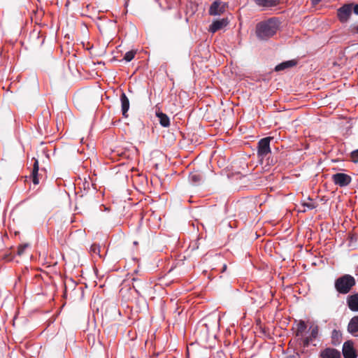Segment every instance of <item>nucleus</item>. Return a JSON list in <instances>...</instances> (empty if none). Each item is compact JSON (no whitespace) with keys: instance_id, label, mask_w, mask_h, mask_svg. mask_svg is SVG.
Wrapping results in <instances>:
<instances>
[{"instance_id":"nucleus-30","label":"nucleus","mask_w":358,"mask_h":358,"mask_svg":"<svg viewBox=\"0 0 358 358\" xmlns=\"http://www.w3.org/2000/svg\"><path fill=\"white\" fill-rule=\"evenodd\" d=\"M227 265L224 264L221 272L222 273L226 271V269H227Z\"/></svg>"},{"instance_id":"nucleus-5","label":"nucleus","mask_w":358,"mask_h":358,"mask_svg":"<svg viewBox=\"0 0 358 358\" xmlns=\"http://www.w3.org/2000/svg\"><path fill=\"white\" fill-rule=\"evenodd\" d=\"M227 7V5L226 3L220 0L215 1L210 5L208 13L210 15H220L225 12Z\"/></svg>"},{"instance_id":"nucleus-23","label":"nucleus","mask_w":358,"mask_h":358,"mask_svg":"<svg viewBox=\"0 0 358 358\" xmlns=\"http://www.w3.org/2000/svg\"><path fill=\"white\" fill-rule=\"evenodd\" d=\"M29 247V244L24 243L22 245H20L17 248V255H22L24 254L25 250Z\"/></svg>"},{"instance_id":"nucleus-27","label":"nucleus","mask_w":358,"mask_h":358,"mask_svg":"<svg viewBox=\"0 0 358 358\" xmlns=\"http://www.w3.org/2000/svg\"><path fill=\"white\" fill-rule=\"evenodd\" d=\"M303 206L307 207L309 210H312L316 208V206L313 203H303Z\"/></svg>"},{"instance_id":"nucleus-7","label":"nucleus","mask_w":358,"mask_h":358,"mask_svg":"<svg viewBox=\"0 0 358 358\" xmlns=\"http://www.w3.org/2000/svg\"><path fill=\"white\" fill-rule=\"evenodd\" d=\"M342 352L344 358H356L357 357L351 341H347L343 343Z\"/></svg>"},{"instance_id":"nucleus-10","label":"nucleus","mask_w":358,"mask_h":358,"mask_svg":"<svg viewBox=\"0 0 358 358\" xmlns=\"http://www.w3.org/2000/svg\"><path fill=\"white\" fill-rule=\"evenodd\" d=\"M120 101H121V108H122V115L124 117H128L127 112L129 109V100L125 93L122 92L120 96Z\"/></svg>"},{"instance_id":"nucleus-15","label":"nucleus","mask_w":358,"mask_h":358,"mask_svg":"<svg viewBox=\"0 0 358 358\" xmlns=\"http://www.w3.org/2000/svg\"><path fill=\"white\" fill-rule=\"evenodd\" d=\"M156 116L158 117L160 124L164 127H168L170 125V120L168 115L161 111L156 112Z\"/></svg>"},{"instance_id":"nucleus-6","label":"nucleus","mask_w":358,"mask_h":358,"mask_svg":"<svg viewBox=\"0 0 358 358\" xmlns=\"http://www.w3.org/2000/svg\"><path fill=\"white\" fill-rule=\"evenodd\" d=\"M332 180L336 185L345 187L351 182L352 178L349 175L338 173L332 176Z\"/></svg>"},{"instance_id":"nucleus-25","label":"nucleus","mask_w":358,"mask_h":358,"mask_svg":"<svg viewBox=\"0 0 358 358\" xmlns=\"http://www.w3.org/2000/svg\"><path fill=\"white\" fill-rule=\"evenodd\" d=\"M349 31H350V33H351L352 34H358V23L352 24L350 27Z\"/></svg>"},{"instance_id":"nucleus-17","label":"nucleus","mask_w":358,"mask_h":358,"mask_svg":"<svg viewBox=\"0 0 358 358\" xmlns=\"http://www.w3.org/2000/svg\"><path fill=\"white\" fill-rule=\"evenodd\" d=\"M307 329V326L303 320H299L296 324L295 335L296 336H303L304 332Z\"/></svg>"},{"instance_id":"nucleus-9","label":"nucleus","mask_w":358,"mask_h":358,"mask_svg":"<svg viewBox=\"0 0 358 358\" xmlns=\"http://www.w3.org/2000/svg\"><path fill=\"white\" fill-rule=\"evenodd\" d=\"M322 358H341V352L334 348H327L320 353Z\"/></svg>"},{"instance_id":"nucleus-3","label":"nucleus","mask_w":358,"mask_h":358,"mask_svg":"<svg viewBox=\"0 0 358 358\" xmlns=\"http://www.w3.org/2000/svg\"><path fill=\"white\" fill-rule=\"evenodd\" d=\"M352 7L353 3H347L337 10V16L341 23L348 22L352 14Z\"/></svg>"},{"instance_id":"nucleus-34","label":"nucleus","mask_w":358,"mask_h":358,"mask_svg":"<svg viewBox=\"0 0 358 358\" xmlns=\"http://www.w3.org/2000/svg\"><path fill=\"white\" fill-rule=\"evenodd\" d=\"M134 281H138L136 278H133Z\"/></svg>"},{"instance_id":"nucleus-22","label":"nucleus","mask_w":358,"mask_h":358,"mask_svg":"<svg viewBox=\"0 0 358 358\" xmlns=\"http://www.w3.org/2000/svg\"><path fill=\"white\" fill-rule=\"evenodd\" d=\"M136 53L135 50H131L127 52L124 56V59L127 62H131L134 58Z\"/></svg>"},{"instance_id":"nucleus-4","label":"nucleus","mask_w":358,"mask_h":358,"mask_svg":"<svg viewBox=\"0 0 358 358\" xmlns=\"http://www.w3.org/2000/svg\"><path fill=\"white\" fill-rule=\"evenodd\" d=\"M271 140H273L272 137H266L258 142L257 154L259 157H264L271 152L270 142Z\"/></svg>"},{"instance_id":"nucleus-29","label":"nucleus","mask_w":358,"mask_h":358,"mask_svg":"<svg viewBox=\"0 0 358 358\" xmlns=\"http://www.w3.org/2000/svg\"><path fill=\"white\" fill-rule=\"evenodd\" d=\"M320 1H321V0H312V2L313 4H317Z\"/></svg>"},{"instance_id":"nucleus-26","label":"nucleus","mask_w":358,"mask_h":358,"mask_svg":"<svg viewBox=\"0 0 358 358\" xmlns=\"http://www.w3.org/2000/svg\"><path fill=\"white\" fill-rule=\"evenodd\" d=\"M313 340L309 336L303 338L302 344L303 348H307L310 345V343Z\"/></svg>"},{"instance_id":"nucleus-11","label":"nucleus","mask_w":358,"mask_h":358,"mask_svg":"<svg viewBox=\"0 0 358 358\" xmlns=\"http://www.w3.org/2000/svg\"><path fill=\"white\" fill-rule=\"evenodd\" d=\"M348 331L351 334L357 336L356 334L358 332V315L351 318L348 325Z\"/></svg>"},{"instance_id":"nucleus-1","label":"nucleus","mask_w":358,"mask_h":358,"mask_svg":"<svg viewBox=\"0 0 358 358\" xmlns=\"http://www.w3.org/2000/svg\"><path fill=\"white\" fill-rule=\"evenodd\" d=\"M279 28V21L276 18H270L259 22L256 25L257 37L262 41H267L273 37Z\"/></svg>"},{"instance_id":"nucleus-8","label":"nucleus","mask_w":358,"mask_h":358,"mask_svg":"<svg viewBox=\"0 0 358 358\" xmlns=\"http://www.w3.org/2000/svg\"><path fill=\"white\" fill-rule=\"evenodd\" d=\"M228 24L229 21L227 18L216 20L213 21V23L210 25L209 31L215 33L218 30H220L227 26Z\"/></svg>"},{"instance_id":"nucleus-13","label":"nucleus","mask_w":358,"mask_h":358,"mask_svg":"<svg viewBox=\"0 0 358 358\" xmlns=\"http://www.w3.org/2000/svg\"><path fill=\"white\" fill-rule=\"evenodd\" d=\"M257 5L262 7H273L280 3V0H253Z\"/></svg>"},{"instance_id":"nucleus-18","label":"nucleus","mask_w":358,"mask_h":358,"mask_svg":"<svg viewBox=\"0 0 358 358\" xmlns=\"http://www.w3.org/2000/svg\"><path fill=\"white\" fill-rule=\"evenodd\" d=\"M189 178L191 182L197 185L203 180V174L199 171H194L189 174Z\"/></svg>"},{"instance_id":"nucleus-14","label":"nucleus","mask_w":358,"mask_h":358,"mask_svg":"<svg viewBox=\"0 0 358 358\" xmlns=\"http://www.w3.org/2000/svg\"><path fill=\"white\" fill-rule=\"evenodd\" d=\"M32 160L34 161L33 164V169L31 172L32 182L34 185H38L39 183L38 180V159L33 158Z\"/></svg>"},{"instance_id":"nucleus-28","label":"nucleus","mask_w":358,"mask_h":358,"mask_svg":"<svg viewBox=\"0 0 358 358\" xmlns=\"http://www.w3.org/2000/svg\"><path fill=\"white\" fill-rule=\"evenodd\" d=\"M353 11L355 14L358 15V4H356V5H353Z\"/></svg>"},{"instance_id":"nucleus-24","label":"nucleus","mask_w":358,"mask_h":358,"mask_svg":"<svg viewBox=\"0 0 358 358\" xmlns=\"http://www.w3.org/2000/svg\"><path fill=\"white\" fill-rule=\"evenodd\" d=\"M351 161L354 163H358V149L350 153Z\"/></svg>"},{"instance_id":"nucleus-32","label":"nucleus","mask_w":358,"mask_h":358,"mask_svg":"<svg viewBox=\"0 0 358 358\" xmlns=\"http://www.w3.org/2000/svg\"><path fill=\"white\" fill-rule=\"evenodd\" d=\"M124 1H125V6H127L129 0H124Z\"/></svg>"},{"instance_id":"nucleus-19","label":"nucleus","mask_w":358,"mask_h":358,"mask_svg":"<svg viewBox=\"0 0 358 358\" xmlns=\"http://www.w3.org/2000/svg\"><path fill=\"white\" fill-rule=\"evenodd\" d=\"M342 334L336 329L333 330L331 334V343L334 345H338L341 342Z\"/></svg>"},{"instance_id":"nucleus-16","label":"nucleus","mask_w":358,"mask_h":358,"mask_svg":"<svg viewBox=\"0 0 358 358\" xmlns=\"http://www.w3.org/2000/svg\"><path fill=\"white\" fill-rule=\"evenodd\" d=\"M297 64V62L296 60H289L284 62L280 63V64L277 65L275 67V71H280L282 70H285L286 69L292 68L294 66H296Z\"/></svg>"},{"instance_id":"nucleus-31","label":"nucleus","mask_w":358,"mask_h":358,"mask_svg":"<svg viewBox=\"0 0 358 358\" xmlns=\"http://www.w3.org/2000/svg\"><path fill=\"white\" fill-rule=\"evenodd\" d=\"M133 287L134 289H135L136 292L138 294H140L139 293V291L136 289V286L134 285H133Z\"/></svg>"},{"instance_id":"nucleus-33","label":"nucleus","mask_w":358,"mask_h":358,"mask_svg":"<svg viewBox=\"0 0 358 358\" xmlns=\"http://www.w3.org/2000/svg\"><path fill=\"white\" fill-rule=\"evenodd\" d=\"M134 245H138V242H137V241H134Z\"/></svg>"},{"instance_id":"nucleus-20","label":"nucleus","mask_w":358,"mask_h":358,"mask_svg":"<svg viewBox=\"0 0 358 358\" xmlns=\"http://www.w3.org/2000/svg\"><path fill=\"white\" fill-rule=\"evenodd\" d=\"M310 335L308 336L313 341L318 336L319 327L317 325H312L310 327Z\"/></svg>"},{"instance_id":"nucleus-2","label":"nucleus","mask_w":358,"mask_h":358,"mask_svg":"<svg viewBox=\"0 0 358 358\" xmlns=\"http://www.w3.org/2000/svg\"><path fill=\"white\" fill-rule=\"evenodd\" d=\"M355 284L356 280L353 276L345 274L335 280L334 287L339 294H346L350 292Z\"/></svg>"},{"instance_id":"nucleus-21","label":"nucleus","mask_w":358,"mask_h":358,"mask_svg":"<svg viewBox=\"0 0 358 358\" xmlns=\"http://www.w3.org/2000/svg\"><path fill=\"white\" fill-rule=\"evenodd\" d=\"M90 251L92 253L97 255L99 257H101L100 255L101 247L99 245H97L96 243L92 244L90 248Z\"/></svg>"},{"instance_id":"nucleus-12","label":"nucleus","mask_w":358,"mask_h":358,"mask_svg":"<svg viewBox=\"0 0 358 358\" xmlns=\"http://www.w3.org/2000/svg\"><path fill=\"white\" fill-rule=\"evenodd\" d=\"M348 306L352 311H358V294L348 297Z\"/></svg>"}]
</instances>
